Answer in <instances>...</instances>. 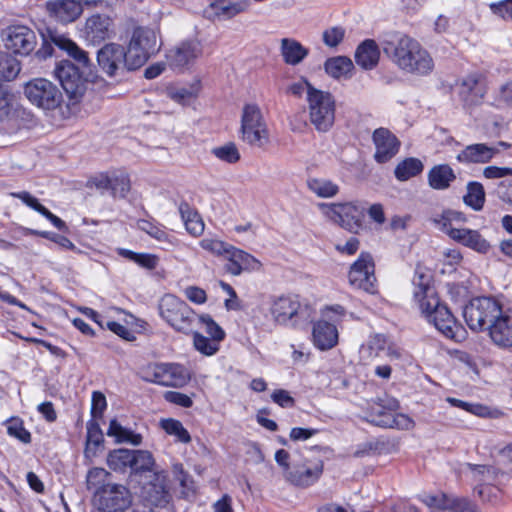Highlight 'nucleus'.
I'll return each mask as SVG.
<instances>
[{
  "instance_id": "obj_54",
  "label": "nucleus",
  "mask_w": 512,
  "mask_h": 512,
  "mask_svg": "<svg viewBox=\"0 0 512 512\" xmlns=\"http://www.w3.org/2000/svg\"><path fill=\"white\" fill-rule=\"evenodd\" d=\"M452 497V495L446 494L424 495L422 501L425 505L434 510L449 511Z\"/></svg>"
},
{
  "instance_id": "obj_36",
  "label": "nucleus",
  "mask_w": 512,
  "mask_h": 512,
  "mask_svg": "<svg viewBox=\"0 0 512 512\" xmlns=\"http://www.w3.org/2000/svg\"><path fill=\"white\" fill-rule=\"evenodd\" d=\"M200 92V82L195 81L189 86L182 87H168L167 96L182 105L189 103L191 100L197 97Z\"/></svg>"
},
{
  "instance_id": "obj_51",
  "label": "nucleus",
  "mask_w": 512,
  "mask_h": 512,
  "mask_svg": "<svg viewBox=\"0 0 512 512\" xmlns=\"http://www.w3.org/2000/svg\"><path fill=\"white\" fill-rule=\"evenodd\" d=\"M200 246L214 255L223 256L225 259L232 245L218 239L205 238L201 240Z\"/></svg>"
},
{
  "instance_id": "obj_19",
  "label": "nucleus",
  "mask_w": 512,
  "mask_h": 512,
  "mask_svg": "<svg viewBox=\"0 0 512 512\" xmlns=\"http://www.w3.org/2000/svg\"><path fill=\"white\" fill-rule=\"evenodd\" d=\"M113 21L105 14H93L86 19L82 30L85 39L93 44H99L111 37Z\"/></svg>"
},
{
  "instance_id": "obj_52",
  "label": "nucleus",
  "mask_w": 512,
  "mask_h": 512,
  "mask_svg": "<svg viewBox=\"0 0 512 512\" xmlns=\"http://www.w3.org/2000/svg\"><path fill=\"white\" fill-rule=\"evenodd\" d=\"M7 433L25 444L31 441L30 432L24 428L23 422L18 418H12L8 421Z\"/></svg>"
},
{
  "instance_id": "obj_46",
  "label": "nucleus",
  "mask_w": 512,
  "mask_h": 512,
  "mask_svg": "<svg viewBox=\"0 0 512 512\" xmlns=\"http://www.w3.org/2000/svg\"><path fill=\"white\" fill-rule=\"evenodd\" d=\"M162 429L169 435H173L182 443H189L191 437L183 424L175 419L169 418L161 421Z\"/></svg>"
},
{
  "instance_id": "obj_6",
  "label": "nucleus",
  "mask_w": 512,
  "mask_h": 512,
  "mask_svg": "<svg viewBox=\"0 0 512 512\" xmlns=\"http://www.w3.org/2000/svg\"><path fill=\"white\" fill-rule=\"evenodd\" d=\"M501 304L491 297H477L464 307L463 317L473 331L488 330L489 324L500 315Z\"/></svg>"
},
{
  "instance_id": "obj_30",
  "label": "nucleus",
  "mask_w": 512,
  "mask_h": 512,
  "mask_svg": "<svg viewBox=\"0 0 512 512\" xmlns=\"http://www.w3.org/2000/svg\"><path fill=\"white\" fill-rule=\"evenodd\" d=\"M355 62L364 70L375 68L380 59V49L372 39L363 41L355 51Z\"/></svg>"
},
{
  "instance_id": "obj_35",
  "label": "nucleus",
  "mask_w": 512,
  "mask_h": 512,
  "mask_svg": "<svg viewBox=\"0 0 512 512\" xmlns=\"http://www.w3.org/2000/svg\"><path fill=\"white\" fill-rule=\"evenodd\" d=\"M107 435L114 437L118 443H130L134 446L140 445L142 441L140 434H135L131 430L123 427L116 419L110 421Z\"/></svg>"
},
{
  "instance_id": "obj_13",
  "label": "nucleus",
  "mask_w": 512,
  "mask_h": 512,
  "mask_svg": "<svg viewBox=\"0 0 512 512\" xmlns=\"http://www.w3.org/2000/svg\"><path fill=\"white\" fill-rule=\"evenodd\" d=\"M3 41L8 50L20 55H29L36 47V33L25 25H11L3 32Z\"/></svg>"
},
{
  "instance_id": "obj_57",
  "label": "nucleus",
  "mask_w": 512,
  "mask_h": 512,
  "mask_svg": "<svg viewBox=\"0 0 512 512\" xmlns=\"http://www.w3.org/2000/svg\"><path fill=\"white\" fill-rule=\"evenodd\" d=\"M345 36V29L340 26H334L323 32V42L328 47H336Z\"/></svg>"
},
{
  "instance_id": "obj_40",
  "label": "nucleus",
  "mask_w": 512,
  "mask_h": 512,
  "mask_svg": "<svg viewBox=\"0 0 512 512\" xmlns=\"http://www.w3.org/2000/svg\"><path fill=\"white\" fill-rule=\"evenodd\" d=\"M132 459V450L121 448L108 454L107 464L114 471H124L128 467L132 469Z\"/></svg>"
},
{
  "instance_id": "obj_49",
  "label": "nucleus",
  "mask_w": 512,
  "mask_h": 512,
  "mask_svg": "<svg viewBox=\"0 0 512 512\" xmlns=\"http://www.w3.org/2000/svg\"><path fill=\"white\" fill-rule=\"evenodd\" d=\"M132 470L135 472L150 470L154 464L153 456L145 450H132Z\"/></svg>"
},
{
  "instance_id": "obj_1",
  "label": "nucleus",
  "mask_w": 512,
  "mask_h": 512,
  "mask_svg": "<svg viewBox=\"0 0 512 512\" xmlns=\"http://www.w3.org/2000/svg\"><path fill=\"white\" fill-rule=\"evenodd\" d=\"M385 55L402 71L419 76L430 74L434 61L430 53L415 39L397 35L383 42Z\"/></svg>"
},
{
  "instance_id": "obj_29",
  "label": "nucleus",
  "mask_w": 512,
  "mask_h": 512,
  "mask_svg": "<svg viewBox=\"0 0 512 512\" xmlns=\"http://www.w3.org/2000/svg\"><path fill=\"white\" fill-rule=\"evenodd\" d=\"M49 37L51 41L59 49L67 52V54L73 58L79 66L88 67L90 60L86 51L81 49L74 41L58 32H50Z\"/></svg>"
},
{
  "instance_id": "obj_17",
  "label": "nucleus",
  "mask_w": 512,
  "mask_h": 512,
  "mask_svg": "<svg viewBox=\"0 0 512 512\" xmlns=\"http://www.w3.org/2000/svg\"><path fill=\"white\" fill-rule=\"evenodd\" d=\"M348 278L350 284L355 288L362 289L368 293L376 291L374 263L370 254H360L357 261L351 266Z\"/></svg>"
},
{
  "instance_id": "obj_16",
  "label": "nucleus",
  "mask_w": 512,
  "mask_h": 512,
  "mask_svg": "<svg viewBox=\"0 0 512 512\" xmlns=\"http://www.w3.org/2000/svg\"><path fill=\"white\" fill-rule=\"evenodd\" d=\"M201 52V44L197 40H186L166 53V63L173 71L182 72L193 65Z\"/></svg>"
},
{
  "instance_id": "obj_63",
  "label": "nucleus",
  "mask_w": 512,
  "mask_h": 512,
  "mask_svg": "<svg viewBox=\"0 0 512 512\" xmlns=\"http://www.w3.org/2000/svg\"><path fill=\"white\" fill-rule=\"evenodd\" d=\"M165 399L173 404L189 408L193 405L192 399L181 392H175V391H168L165 393Z\"/></svg>"
},
{
  "instance_id": "obj_43",
  "label": "nucleus",
  "mask_w": 512,
  "mask_h": 512,
  "mask_svg": "<svg viewBox=\"0 0 512 512\" xmlns=\"http://www.w3.org/2000/svg\"><path fill=\"white\" fill-rule=\"evenodd\" d=\"M19 72L18 60L6 52H0V80H13Z\"/></svg>"
},
{
  "instance_id": "obj_2",
  "label": "nucleus",
  "mask_w": 512,
  "mask_h": 512,
  "mask_svg": "<svg viewBox=\"0 0 512 512\" xmlns=\"http://www.w3.org/2000/svg\"><path fill=\"white\" fill-rule=\"evenodd\" d=\"M414 299L427 320L435 326L445 337L458 341L462 328L456 319L437 297L433 287L426 283H419L414 291Z\"/></svg>"
},
{
  "instance_id": "obj_28",
  "label": "nucleus",
  "mask_w": 512,
  "mask_h": 512,
  "mask_svg": "<svg viewBox=\"0 0 512 512\" xmlns=\"http://www.w3.org/2000/svg\"><path fill=\"white\" fill-rule=\"evenodd\" d=\"M312 337L318 349L329 350L338 343V330L333 323L318 321L313 326Z\"/></svg>"
},
{
  "instance_id": "obj_14",
  "label": "nucleus",
  "mask_w": 512,
  "mask_h": 512,
  "mask_svg": "<svg viewBox=\"0 0 512 512\" xmlns=\"http://www.w3.org/2000/svg\"><path fill=\"white\" fill-rule=\"evenodd\" d=\"M486 92L485 78L480 73H471L458 82V95L466 110L480 105Z\"/></svg>"
},
{
  "instance_id": "obj_34",
  "label": "nucleus",
  "mask_w": 512,
  "mask_h": 512,
  "mask_svg": "<svg viewBox=\"0 0 512 512\" xmlns=\"http://www.w3.org/2000/svg\"><path fill=\"white\" fill-rule=\"evenodd\" d=\"M354 65L350 58L337 56L326 60L324 64L325 71L335 79L347 77L352 71Z\"/></svg>"
},
{
  "instance_id": "obj_10",
  "label": "nucleus",
  "mask_w": 512,
  "mask_h": 512,
  "mask_svg": "<svg viewBox=\"0 0 512 512\" xmlns=\"http://www.w3.org/2000/svg\"><path fill=\"white\" fill-rule=\"evenodd\" d=\"M97 63L103 73L116 77L129 69L126 48L117 43L105 44L97 52Z\"/></svg>"
},
{
  "instance_id": "obj_41",
  "label": "nucleus",
  "mask_w": 512,
  "mask_h": 512,
  "mask_svg": "<svg viewBox=\"0 0 512 512\" xmlns=\"http://www.w3.org/2000/svg\"><path fill=\"white\" fill-rule=\"evenodd\" d=\"M423 164L419 159L407 158L395 168V176L400 181H406L421 173Z\"/></svg>"
},
{
  "instance_id": "obj_32",
  "label": "nucleus",
  "mask_w": 512,
  "mask_h": 512,
  "mask_svg": "<svg viewBox=\"0 0 512 512\" xmlns=\"http://www.w3.org/2000/svg\"><path fill=\"white\" fill-rule=\"evenodd\" d=\"M179 213L188 233L195 237L203 233L204 222L201 216L187 202H181L179 204Z\"/></svg>"
},
{
  "instance_id": "obj_64",
  "label": "nucleus",
  "mask_w": 512,
  "mask_h": 512,
  "mask_svg": "<svg viewBox=\"0 0 512 512\" xmlns=\"http://www.w3.org/2000/svg\"><path fill=\"white\" fill-rule=\"evenodd\" d=\"M271 398L283 408L292 407L294 405V399L290 396L289 392L283 389L275 390Z\"/></svg>"
},
{
  "instance_id": "obj_25",
  "label": "nucleus",
  "mask_w": 512,
  "mask_h": 512,
  "mask_svg": "<svg viewBox=\"0 0 512 512\" xmlns=\"http://www.w3.org/2000/svg\"><path fill=\"white\" fill-rule=\"evenodd\" d=\"M398 408V400L388 395L373 399L368 402V421L383 427L380 421L390 418L392 413L396 412Z\"/></svg>"
},
{
  "instance_id": "obj_48",
  "label": "nucleus",
  "mask_w": 512,
  "mask_h": 512,
  "mask_svg": "<svg viewBox=\"0 0 512 512\" xmlns=\"http://www.w3.org/2000/svg\"><path fill=\"white\" fill-rule=\"evenodd\" d=\"M211 153L219 160L234 164L240 160V153L233 142L226 143L222 146L215 147L211 150Z\"/></svg>"
},
{
  "instance_id": "obj_26",
  "label": "nucleus",
  "mask_w": 512,
  "mask_h": 512,
  "mask_svg": "<svg viewBox=\"0 0 512 512\" xmlns=\"http://www.w3.org/2000/svg\"><path fill=\"white\" fill-rule=\"evenodd\" d=\"M449 237L478 253L485 254L490 249L489 242L477 230L462 227L460 229H451Z\"/></svg>"
},
{
  "instance_id": "obj_4",
  "label": "nucleus",
  "mask_w": 512,
  "mask_h": 512,
  "mask_svg": "<svg viewBox=\"0 0 512 512\" xmlns=\"http://www.w3.org/2000/svg\"><path fill=\"white\" fill-rule=\"evenodd\" d=\"M240 139L255 147L269 143V130L261 109L256 104H246L241 115Z\"/></svg>"
},
{
  "instance_id": "obj_61",
  "label": "nucleus",
  "mask_w": 512,
  "mask_h": 512,
  "mask_svg": "<svg viewBox=\"0 0 512 512\" xmlns=\"http://www.w3.org/2000/svg\"><path fill=\"white\" fill-rule=\"evenodd\" d=\"M12 196L15 198L20 199L24 204L32 208L33 210L37 211L41 215L46 210V207H44L42 204L39 203L38 199L32 196L29 192L21 191L12 193Z\"/></svg>"
},
{
  "instance_id": "obj_27",
  "label": "nucleus",
  "mask_w": 512,
  "mask_h": 512,
  "mask_svg": "<svg viewBox=\"0 0 512 512\" xmlns=\"http://www.w3.org/2000/svg\"><path fill=\"white\" fill-rule=\"evenodd\" d=\"M499 150L484 143L471 144L465 147L456 157L457 161L464 164L487 163Z\"/></svg>"
},
{
  "instance_id": "obj_15",
  "label": "nucleus",
  "mask_w": 512,
  "mask_h": 512,
  "mask_svg": "<svg viewBox=\"0 0 512 512\" xmlns=\"http://www.w3.org/2000/svg\"><path fill=\"white\" fill-rule=\"evenodd\" d=\"M55 75L61 86L72 99H79L86 91V81L82 77L79 67L71 61L63 60L55 68Z\"/></svg>"
},
{
  "instance_id": "obj_37",
  "label": "nucleus",
  "mask_w": 512,
  "mask_h": 512,
  "mask_svg": "<svg viewBox=\"0 0 512 512\" xmlns=\"http://www.w3.org/2000/svg\"><path fill=\"white\" fill-rule=\"evenodd\" d=\"M464 203L474 211L482 210L485 203V191L481 183L468 182L467 193L463 196Z\"/></svg>"
},
{
  "instance_id": "obj_31",
  "label": "nucleus",
  "mask_w": 512,
  "mask_h": 512,
  "mask_svg": "<svg viewBox=\"0 0 512 512\" xmlns=\"http://www.w3.org/2000/svg\"><path fill=\"white\" fill-rule=\"evenodd\" d=\"M280 50L285 63L293 66L301 63L309 53L306 47L292 38H283Z\"/></svg>"
},
{
  "instance_id": "obj_39",
  "label": "nucleus",
  "mask_w": 512,
  "mask_h": 512,
  "mask_svg": "<svg viewBox=\"0 0 512 512\" xmlns=\"http://www.w3.org/2000/svg\"><path fill=\"white\" fill-rule=\"evenodd\" d=\"M311 192L321 198H331L339 192V186L331 180L324 178H311L307 181Z\"/></svg>"
},
{
  "instance_id": "obj_44",
  "label": "nucleus",
  "mask_w": 512,
  "mask_h": 512,
  "mask_svg": "<svg viewBox=\"0 0 512 512\" xmlns=\"http://www.w3.org/2000/svg\"><path fill=\"white\" fill-rule=\"evenodd\" d=\"M119 254L124 258L133 261L137 263L139 266L149 270L155 269L159 261L156 255L147 253H136L127 249H120Z\"/></svg>"
},
{
  "instance_id": "obj_33",
  "label": "nucleus",
  "mask_w": 512,
  "mask_h": 512,
  "mask_svg": "<svg viewBox=\"0 0 512 512\" xmlns=\"http://www.w3.org/2000/svg\"><path fill=\"white\" fill-rule=\"evenodd\" d=\"M454 179V171L447 164L435 166L428 173L429 185L436 190L448 188Z\"/></svg>"
},
{
  "instance_id": "obj_55",
  "label": "nucleus",
  "mask_w": 512,
  "mask_h": 512,
  "mask_svg": "<svg viewBox=\"0 0 512 512\" xmlns=\"http://www.w3.org/2000/svg\"><path fill=\"white\" fill-rule=\"evenodd\" d=\"M198 321L204 326L205 332L215 340L222 341L225 338L224 330L212 319L210 315H201Z\"/></svg>"
},
{
  "instance_id": "obj_60",
  "label": "nucleus",
  "mask_w": 512,
  "mask_h": 512,
  "mask_svg": "<svg viewBox=\"0 0 512 512\" xmlns=\"http://www.w3.org/2000/svg\"><path fill=\"white\" fill-rule=\"evenodd\" d=\"M107 407L106 397L99 391L92 393V406L91 414L94 418L102 417L104 410Z\"/></svg>"
},
{
  "instance_id": "obj_7",
  "label": "nucleus",
  "mask_w": 512,
  "mask_h": 512,
  "mask_svg": "<svg viewBox=\"0 0 512 512\" xmlns=\"http://www.w3.org/2000/svg\"><path fill=\"white\" fill-rule=\"evenodd\" d=\"M309 119L318 132L329 131L335 121V100L329 92L311 89L308 94Z\"/></svg>"
},
{
  "instance_id": "obj_56",
  "label": "nucleus",
  "mask_w": 512,
  "mask_h": 512,
  "mask_svg": "<svg viewBox=\"0 0 512 512\" xmlns=\"http://www.w3.org/2000/svg\"><path fill=\"white\" fill-rule=\"evenodd\" d=\"M137 226L140 230L158 241H166L168 239L167 233L160 226L149 220L141 219L137 222Z\"/></svg>"
},
{
  "instance_id": "obj_23",
  "label": "nucleus",
  "mask_w": 512,
  "mask_h": 512,
  "mask_svg": "<svg viewBox=\"0 0 512 512\" xmlns=\"http://www.w3.org/2000/svg\"><path fill=\"white\" fill-rule=\"evenodd\" d=\"M372 138L376 147L374 158L378 163L387 162L398 152L400 143L388 129H376Z\"/></svg>"
},
{
  "instance_id": "obj_24",
  "label": "nucleus",
  "mask_w": 512,
  "mask_h": 512,
  "mask_svg": "<svg viewBox=\"0 0 512 512\" xmlns=\"http://www.w3.org/2000/svg\"><path fill=\"white\" fill-rule=\"evenodd\" d=\"M226 260L228 263L225 270L234 276L240 275L243 271L258 270L261 266L254 256L234 246L231 247Z\"/></svg>"
},
{
  "instance_id": "obj_9",
  "label": "nucleus",
  "mask_w": 512,
  "mask_h": 512,
  "mask_svg": "<svg viewBox=\"0 0 512 512\" xmlns=\"http://www.w3.org/2000/svg\"><path fill=\"white\" fill-rule=\"evenodd\" d=\"M24 95L29 102L43 110H54L62 102V92L45 78H34L24 85Z\"/></svg>"
},
{
  "instance_id": "obj_58",
  "label": "nucleus",
  "mask_w": 512,
  "mask_h": 512,
  "mask_svg": "<svg viewBox=\"0 0 512 512\" xmlns=\"http://www.w3.org/2000/svg\"><path fill=\"white\" fill-rule=\"evenodd\" d=\"M102 441L103 434L99 424L94 420H90L87 423V448L85 452L88 453L90 451V445L99 446Z\"/></svg>"
},
{
  "instance_id": "obj_3",
  "label": "nucleus",
  "mask_w": 512,
  "mask_h": 512,
  "mask_svg": "<svg viewBox=\"0 0 512 512\" xmlns=\"http://www.w3.org/2000/svg\"><path fill=\"white\" fill-rule=\"evenodd\" d=\"M142 380L165 387H182L190 379L188 370L177 363H148L138 372Z\"/></svg>"
},
{
  "instance_id": "obj_5",
  "label": "nucleus",
  "mask_w": 512,
  "mask_h": 512,
  "mask_svg": "<svg viewBox=\"0 0 512 512\" xmlns=\"http://www.w3.org/2000/svg\"><path fill=\"white\" fill-rule=\"evenodd\" d=\"M161 317L176 331L184 334L192 332L196 320L195 312L178 297L166 294L159 303Z\"/></svg>"
},
{
  "instance_id": "obj_12",
  "label": "nucleus",
  "mask_w": 512,
  "mask_h": 512,
  "mask_svg": "<svg viewBox=\"0 0 512 512\" xmlns=\"http://www.w3.org/2000/svg\"><path fill=\"white\" fill-rule=\"evenodd\" d=\"M323 214L331 221L350 232L357 233L361 228L362 210L352 203L319 205Z\"/></svg>"
},
{
  "instance_id": "obj_53",
  "label": "nucleus",
  "mask_w": 512,
  "mask_h": 512,
  "mask_svg": "<svg viewBox=\"0 0 512 512\" xmlns=\"http://www.w3.org/2000/svg\"><path fill=\"white\" fill-rule=\"evenodd\" d=\"M491 13L506 22L512 21V0H500L489 4Z\"/></svg>"
},
{
  "instance_id": "obj_11",
  "label": "nucleus",
  "mask_w": 512,
  "mask_h": 512,
  "mask_svg": "<svg viewBox=\"0 0 512 512\" xmlns=\"http://www.w3.org/2000/svg\"><path fill=\"white\" fill-rule=\"evenodd\" d=\"M323 473V461L319 457H303L293 460L286 480L295 486L308 487L314 484Z\"/></svg>"
},
{
  "instance_id": "obj_42",
  "label": "nucleus",
  "mask_w": 512,
  "mask_h": 512,
  "mask_svg": "<svg viewBox=\"0 0 512 512\" xmlns=\"http://www.w3.org/2000/svg\"><path fill=\"white\" fill-rule=\"evenodd\" d=\"M382 351H385V339L380 335H375L369 339L367 344L360 348V358L362 361H370L379 357Z\"/></svg>"
},
{
  "instance_id": "obj_20",
  "label": "nucleus",
  "mask_w": 512,
  "mask_h": 512,
  "mask_svg": "<svg viewBox=\"0 0 512 512\" xmlns=\"http://www.w3.org/2000/svg\"><path fill=\"white\" fill-rule=\"evenodd\" d=\"M144 498L152 506L165 507L171 500L166 472L154 474L153 479L144 487Z\"/></svg>"
},
{
  "instance_id": "obj_50",
  "label": "nucleus",
  "mask_w": 512,
  "mask_h": 512,
  "mask_svg": "<svg viewBox=\"0 0 512 512\" xmlns=\"http://www.w3.org/2000/svg\"><path fill=\"white\" fill-rule=\"evenodd\" d=\"M385 428H396L401 430H409L413 428L414 421L405 414L392 413L390 418L380 421Z\"/></svg>"
},
{
  "instance_id": "obj_21",
  "label": "nucleus",
  "mask_w": 512,
  "mask_h": 512,
  "mask_svg": "<svg viewBox=\"0 0 512 512\" xmlns=\"http://www.w3.org/2000/svg\"><path fill=\"white\" fill-rule=\"evenodd\" d=\"M492 342L502 348L512 347V311L501 309L492 324L488 326Z\"/></svg>"
},
{
  "instance_id": "obj_47",
  "label": "nucleus",
  "mask_w": 512,
  "mask_h": 512,
  "mask_svg": "<svg viewBox=\"0 0 512 512\" xmlns=\"http://www.w3.org/2000/svg\"><path fill=\"white\" fill-rule=\"evenodd\" d=\"M221 341L207 338L199 332L193 333V345L195 349L205 356H212L219 350Z\"/></svg>"
},
{
  "instance_id": "obj_18",
  "label": "nucleus",
  "mask_w": 512,
  "mask_h": 512,
  "mask_svg": "<svg viewBox=\"0 0 512 512\" xmlns=\"http://www.w3.org/2000/svg\"><path fill=\"white\" fill-rule=\"evenodd\" d=\"M271 313L280 324H287L289 321L296 324L299 319L307 320L309 317L307 307L302 308L297 296L277 298L272 305Z\"/></svg>"
},
{
  "instance_id": "obj_22",
  "label": "nucleus",
  "mask_w": 512,
  "mask_h": 512,
  "mask_svg": "<svg viewBox=\"0 0 512 512\" xmlns=\"http://www.w3.org/2000/svg\"><path fill=\"white\" fill-rule=\"evenodd\" d=\"M46 10L50 17L63 24L76 21L83 13V8L77 0L49 1Z\"/></svg>"
},
{
  "instance_id": "obj_62",
  "label": "nucleus",
  "mask_w": 512,
  "mask_h": 512,
  "mask_svg": "<svg viewBox=\"0 0 512 512\" xmlns=\"http://www.w3.org/2000/svg\"><path fill=\"white\" fill-rule=\"evenodd\" d=\"M249 7L248 1L229 2L220 7L222 14L227 17H233Z\"/></svg>"
},
{
  "instance_id": "obj_45",
  "label": "nucleus",
  "mask_w": 512,
  "mask_h": 512,
  "mask_svg": "<svg viewBox=\"0 0 512 512\" xmlns=\"http://www.w3.org/2000/svg\"><path fill=\"white\" fill-rule=\"evenodd\" d=\"M106 184H110V190L114 197L124 198L130 191V179L124 172L113 173L111 180H105Z\"/></svg>"
},
{
  "instance_id": "obj_59",
  "label": "nucleus",
  "mask_w": 512,
  "mask_h": 512,
  "mask_svg": "<svg viewBox=\"0 0 512 512\" xmlns=\"http://www.w3.org/2000/svg\"><path fill=\"white\" fill-rule=\"evenodd\" d=\"M449 512H480L477 506L467 498L453 496Z\"/></svg>"
},
{
  "instance_id": "obj_8",
  "label": "nucleus",
  "mask_w": 512,
  "mask_h": 512,
  "mask_svg": "<svg viewBox=\"0 0 512 512\" xmlns=\"http://www.w3.org/2000/svg\"><path fill=\"white\" fill-rule=\"evenodd\" d=\"M159 50L157 34L149 28L134 30L128 48V64L130 70L142 67L149 57Z\"/></svg>"
},
{
  "instance_id": "obj_38",
  "label": "nucleus",
  "mask_w": 512,
  "mask_h": 512,
  "mask_svg": "<svg viewBox=\"0 0 512 512\" xmlns=\"http://www.w3.org/2000/svg\"><path fill=\"white\" fill-rule=\"evenodd\" d=\"M435 222L439 225L440 229L450 235L451 229H460V224L466 222L464 213L456 210H445Z\"/></svg>"
}]
</instances>
